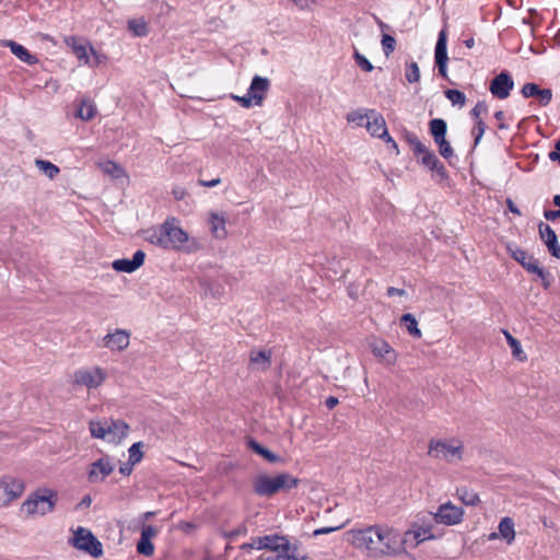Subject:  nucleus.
<instances>
[{
    "label": "nucleus",
    "instance_id": "1",
    "mask_svg": "<svg viewBox=\"0 0 560 560\" xmlns=\"http://www.w3.org/2000/svg\"><path fill=\"white\" fill-rule=\"evenodd\" d=\"M354 547L366 550L373 558L398 556L405 551L398 534L386 525H372L348 533Z\"/></svg>",
    "mask_w": 560,
    "mask_h": 560
},
{
    "label": "nucleus",
    "instance_id": "2",
    "mask_svg": "<svg viewBox=\"0 0 560 560\" xmlns=\"http://www.w3.org/2000/svg\"><path fill=\"white\" fill-rule=\"evenodd\" d=\"M144 240L166 250H180L188 242V234L176 218L170 217L161 225L144 231Z\"/></svg>",
    "mask_w": 560,
    "mask_h": 560
},
{
    "label": "nucleus",
    "instance_id": "3",
    "mask_svg": "<svg viewBox=\"0 0 560 560\" xmlns=\"http://www.w3.org/2000/svg\"><path fill=\"white\" fill-rule=\"evenodd\" d=\"M299 483L300 479L285 472L279 474L275 477L260 475L254 482V490L258 495L271 497L281 490L288 491L295 488Z\"/></svg>",
    "mask_w": 560,
    "mask_h": 560
},
{
    "label": "nucleus",
    "instance_id": "4",
    "mask_svg": "<svg viewBox=\"0 0 560 560\" xmlns=\"http://www.w3.org/2000/svg\"><path fill=\"white\" fill-rule=\"evenodd\" d=\"M464 445L460 441L448 442L446 440L432 439L429 442L428 455L453 463L463 458Z\"/></svg>",
    "mask_w": 560,
    "mask_h": 560
},
{
    "label": "nucleus",
    "instance_id": "5",
    "mask_svg": "<svg viewBox=\"0 0 560 560\" xmlns=\"http://www.w3.org/2000/svg\"><path fill=\"white\" fill-rule=\"evenodd\" d=\"M56 502V492L44 489L43 493L35 492L26 499L22 504V511L27 515L39 513L45 515L54 510Z\"/></svg>",
    "mask_w": 560,
    "mask_h": 560
},
{
    "label": "nucleus",
    "instance_id": "6",
    "mask_svg": "<svg viewBox=\"0 0 560 560\" xmlns=\"http://www.w3.org/2000/svg\"><path fill=\"white\" fill-rule=\"evenodd\" d=\"M25 489L22 479L11 475L0 477V508L8 506L11 502L19 499Z\"/></svg>",
    "mask_w": 560,
    "mask_h": 560
},
{
    "label": "nucleus",
    "instance_id": "7",
    "mask_svg": "<svg viewBox=\"0 0 560 560\" xmlns=\"http://www.w3.org/2000/svg\"><path fill=\"white\" fill-rule=\"evenodd\" d=\"M72 544L77 549L85 551L94 558H98L103 555L102 544L91 530L84 527H79L74 532Z\"/></svg>",
    "mask_w": 560,
    "mask_h": 560
},
{
    "label": "nucleus",
    "instance_id": "8",
    "mask_svg": "<svg viewBox=\"0 0 560 560\" xmlns=\"http://www.w3.org/2000/svg\"><path fill=\"white\" fill-rule=\"evenodd\" d=\"M432 515L435 523L452 526L463 521L464 509L446 502L441 504Z\"/></svg>",
    "mask_w": 560,
    "mask_h": 560
},
{
    "label": "nucleus",
    "instance_id": "9",
    "mask_svg": "<svg viewBox=\"0 0 560 560\" xmlns=\"http://www.w3.org/2000/svg\"><path fill=\"white\" fill-rule=\"evenodd\" d=\"M106 374L103 369L96 366L92 370L81 369L73 373V383L88 388H96L105 381Z\"/></svg>",
    "mask_w": 560,
    "mask_h": 560
},
{
    "label": "nucleus",
    "instance_id": "10",
    "mask_svg": "<svg viewBox=\"0 0 560 560\" xmlns=\"http://www.w3.org/2000/svg\"><path fill=\"white\" fill-rule=\"evenodd\" d=\"M514 88V81L509 72L502 71L495 75L491 82L489 90L491 94L500 100L506 98Z\"/></svg>",
    "mask_w": 560,
    "mask_h": 560
},
{
    "label": "nucleus",
    "instance_id": "11",
    "mask_svg": "<svg viewBox=\"0 0 560 560\" xmlns=\"http://www.w3.org/2000/svg\"><path fill=\"white\" fill-rule=\"evenodd\" d=\"M114 469L115 466L110 463L109 457L103 456L90 465L88 479L92 483L102 482L114 471Z\"/></svg>",
    "mask_w": 560,
    "mask_h": 560
},
{
    "label": "nucleus",
    "instance_id": "12",
    "mask_svg": "<svg viewBox=\"0 0 560 560\" xmlns=\"http://www.w3.org/2000/svg\"><path fill=\"white\" fill-rule=\"evenodd\" d=\"M144 259H145V253L143 250L139 249L133 254L132 259H127V258L116 259L113 261L112 266L118 272L131 273V272L136 271L137 269H139L143 265Z\"/></svg>",
    "mask_w": 560,
    "mask_h": 560
},
{
    "label": "nucleus",
    "instance_id": "13",
    "mask_svg": "<svg viewBox=\"0 0 560 560\" xmlns=\"http://www.w3.org/2000/svg\"><path fill=\"white\" fill-rule=\"evenodd\" d=\"M538 232L541 241L546 244L550 254L556 258H560V245L558 243L557 234L551 229V226L540 222L538 224Z\"/></svg>",
    "mask_w": 560,
    "mask_h": 560
},
{
    "label": "nucleus",
    "instance_id": "14",
    "mask_svg": "<svg viewBox=\"0 0 560 560\" xmlns=\"http://www.w3.org/2000/svg\"><path fill=\"white\" fill-rule=\"evenodd\" d=\"M129 334L124 329H116L112 334H107L103 341L104 346L113 351H122L129 346Z\"/></svg>",
    "mask_w": 560,
    "mask_h": 560
},
{
    "label": "nucleus",
    "instance_id": "15",
    "mask_svg": "<svg viewBox=\"0 0 560 560\" xmlns=\"http://www.w3.org/2000/svg\"><path fill=\"white\" fill-rule=\"evenodd\" d=\"M432 526H413L411 529L407 530L404 535V539L399 540V542L408 544L411 539L415 540L413 546H418L420 542L425 540L434 539L435 536L431 533Z\"/></svg>",
    "mask_w": 560,
    "mask_h": 560
},
{
    "label": "nucleus",
    "instance_id": "16",
    "mask_svg": "<svg viewBox=\"0 0 560 560\" xmlns=\"http://www.w3.org/2000/svg\"><path fill=\"white\" fill-rule=\"evenodd\" d=\"M270 88V81L267 78L255 75L248 89V93L255 100V105H261Z\"/></svg>",
    "mask_w": 560,
    "mask_h": 560
},
{
    "label": "nucleus",
    "instance_id": "17",
    "mask_svg": "<svg viewBox=\"0 0 560 560\" xmlns=\"http://www.w3.org/2000/svg\"><path fill=\"white\" fill-rule=\"evenodd\" d=\"M370 119L366 121V129L373 137L385 139L388 137V131L384 117L376 113L374 109H370Z\"/></svg>",
    "mask_w": 560,
    "mask_h": 560
},
{
    "label": "nucleus",
    "instance_id": "18",
    "mask_svg": "<svg viewBox=\"0 0 560 560\" xmlns=\"http://www.w3.org/2000/svg\"><path fill=\"white\" fill-rule=\"evenodd\" d=\"M109 427L107 440L113 443H119L124 438L127 436L129 425L120 419H110L107 421Z\"/></svg>",
    "mask_w": 560,
    "mask_h": 560
},
{
    "label": "nucleus",
    "instance_id": "19",
    "mask_svg": "<svg viewBox=\"0 0 560 560\" xmlns=\"http://www.w3.org/2000/svg\"><path fill=\"white\" fill-rule=\"evenodd\" d=\"M96 113L97 108L94 102L88 97H82L79 101L77 110L74 112V117L83 121H90L95 117Z\"/></svg>",
    "mask_w": 560,
    "mask_h": 560
},
{
    "label": "nucleus",
    "instance_id": "20",
    "mask_svg": "<svg viewBox=\"0 0 560 560\" xmlns=\"http://www.w3.org/2000/svg\"><path fill=\"white\" fill-rule=\"evenodd\" d=\"M264 549L276 553L287 552L289 550V540L284 536L266 535L264 536Z\"/></svg>",
    "mask_w": 560,
    "mask_h": 560
},
{
    "label": "nucleus",
    "instance_id": "21",
    "mask_svg": "<svg viewBox=\"0 0 560 560\" xmlns=\"http://www.w3.org/2000/svg\"><path fill=\"white\" fill-rule=\"evenodd\" d=\"M271 350H252L249 353V364L261 371H267L271 364Z\"/></svg>",
    "mask_w": 560,
    "mask_h": 560
},
{
    "label": "nucleus",
    "instance_id": "22",
    "mask_svg": "<svg viewBox=\"0 0 560 560\" xmlns=\"http://www.w3.org/2000/svg\"><path fill=\"white\" fill-rule=\"evenodd\" d=\"M3 46L9 47L14 56L27 65H35L38 62V59L34 55L30 54L24 46L15 43L14 40H4Z\"/></svg>",
    "mask_w": 560,
    "mask_h": 560
},
{
    "label": "nucleus",
    "instance_id": "23",
    "mask_svg": "<svg viewBox=\"0 0 560 560\" xmlns=\"http://www.w3.org/2000/svg\"><path fill=\"white\" fill-rule=\"evenodd\" d=\"M209 224L210 230L213 236L218 240H223L228 235V231L225 228L226 220L223 215H220L215 212H211L209 214Z\"/></svg>",
    "mask_w": 560,
    "mask_h": 560
},
{
    "label": "nucleus",
    "instance_id": "24",
    "mask_svg": "<svg viewBox=\"0 0 560 560\" xmlns=\"http://www.w3.org/2000/svg\"><path fill=\"white\" fill-rule=\"evenodd\" d=\"M420 162L427 168L436 172L441 178L446 177V170L433 151L429 150L423 156H421Z\"/></svg>",
    "mask_w": 560,
    "mask_h": 560
},
{
    "label": "nucleus",
    "instance_id": "25",
    "mask_svg": "<svg viewBox=\"0 0 560 560\" xmlns=\"http://www.w3.org/2000/svg\"><path fill=\"white\" fill-rule=\"evenodd\" d=\"M508 249L511 256L527 271L529 270V266H533L538 261V259H536L533 255H529L526 250L520 248L516 245H509Z\"/></svg>",
    "mask_w": 560,
    "mask_h": 560
},
{
    "label": "nucleus",
    "instance_id": "26",
    "mask_svg": "<svg viewBox=\"0 0 560 560\" xmlns=\"http://www.w3.org/2000/svg\"><path fill=\"white\" fill-rule=\"evenodd\" d=\"M372 351L375 355L383 358L388 364L396 361L395 350L384 340H378L372 345Z\"/></svg>",
    "mask_w": 560,
    "mask_h": 560
},
{
    "label": "nucleus",
    "instance_id": "27",
    "mask_svg": "<svg viewBox=\"0 0 560 560\" xmlns=\"http://www.w3.org/2000/svg\"><path fill=\"white\" fill-rule=\"evenodd\" d=\"M435 63L447 62V34L446 30L442 28L439 33L438 42L434 51Z\"/></svg>",
    "mask_w": 560,
    "mask_h": 560
},
{
    "label": "nucleus",
    "instance_id": "28",
    "mask_svg": "<svg viewBox=\"0 0 560 560\" xmlns=\"http://www.w3.org/2000/svg\"><path fill=\"white\" fill-rule=\"evenodd\" d=\"M500 536L511 544L515 539L514 523L511 517H503L499 523Z\"/></svg>",
    "mask_w": 560,
    "mask_h": 560
},
{
    "label": "nucleus",
    "instance_id": "29",
    "mask_svg": "<svg viewBox=\"0 0 560 560\" xmlns=\"http://www.w3.org/2000/svg\"><path fill=\"white\" fill-rule=\"evenodd\" d=\"M456 494L458 497V499L465 504V505H471V506H475L479 503L480 499H479V495L469 490L468 488L466 487H459L457 488L456 490Z\"/></svg>",
    "mask_w": 560,
    "mask_h": 560
},
{
    "label": "nucleus",
    "instance_id": "30",
    "mask_svg": "<svg viewBox=\"0 0 560 560\" xmlns=\"http://www.w3.org/2000/svg\"><path fill=\"white\" fill-rule=\"evenodd\" d=\"M430 132L434 139V141L445 138L447 131L446 121L442 118H434L430 121Z\"/></svg>",
    "mask_w": 560,
    "mask_h": 560
},
{
    "label": "nucleus",
    "instance_id": "31",
    "mask_svg": "<svg viewBox=\"0 0 560 560\" xmlns=\"http://www.w3.org/2000/svg\"><path fill=\"white\" fill-rule=\"evenodd\" d=\"M36 167L43 172L49 179H54L60 172L59 167L49 161L36 159Z\"/></svg>",
    "mask_w": 560,
    "mask_h": 560
},
{
    "label": "nucleus",
    "instance_id": "32",
    "mask_svg": "<svg viewBox=\"0 0 560 560\" xmlns=\"http://www.w3.org/2000/svg\"><path fill=\"white\" fill-rule=\"evenodd\" d=\"M528 272L538 276V278L541 280L544 289L548 290L551 287L552 277L549 271L545 270L542 267L539 266V261H537L533 266H529Z\"/></svg>",
    "mask_w": 560,
    "mask_h": 560
},
{
    "label": "nucleus",
    "instance_id": "33",
    "mask_svg": "<svg viewBox=\"0 0 560 560\" xmlns=\"http://www.w3.org/2000/svg\"><path fill=\"white\" fill-rule=\"evenodd\" d=\"M90 432L93 438L96 439H106L108 434L109 427L107 425V421H95L91 420L89 423Z\"/></svg>",
    "mask_w": 560,
    "mask_h": 560
},
{
    "label": "nucleus",
    "instance_id": "34",
    "mask_svg": "<svg viewBox=\"0 0 560 560\" xmlns=\"http://www.w3.org/2000/svg\"><path fill=\"white\" fill-rule=\"evenodd\" d=\"M128 28L135 36H145L148 34L147 22L143 18L132 19L128 21Z\"/></svg>",
    "mask_w": 560,
    "mask_h": 560
},
{
    "label": "nucleus",
    "instance_id": "35",
    "mask_svg": "<svg viewBox=\"0 0 560 560\" xmlns=\"http://www.w3.org/2000/svg\"><path fill=\"white\" fill-rule=\"evenodd\" d=\"M401 322L406 324V329L411 336L416 338L421 337V330L418 328V322L412 314H404L401 316Z\"/></svg>",
    "mask_w": 560,
    "mask_h": 560
},
{
    "label": "nucleus",
    "instance_id": "36",
    "mask_svg": "<svg viewBox=\"0 0 560 560\" xmlns=\"http://www.w3.org/2000/svg\"><path fill=\"white\" fill-rule=\"evenodd\" d=\"M407 140L413 151V154L417 158L421 159V156H423L429 151V149L418 139L416 135L408 133Z\"/></svg>",
    "mask_w": 560,
    "mask_h": 560
},
{
    "label": "nucleus",
    "instance_id": "37",
    "mask_svg": "<svg viewBox=\"0 0 560 560\" xmlns=\"http://www.w3.org/2000/svg\"><path fill=\"white\" fill-rule=\"evenodd\" d=\"M504 335L509 346L512 349L513 357L520 361H525L527 358L522 350L520 341L515 339L509 331H504Z\"/></svg>",
    "mask_w": 560,
    "mask_h": 560
},
{
    "label": "nucleus",
    "instance_id": "38",
    "mask_svg": "<svg viewBox=\"0 0 560 560\" xmlns=\"http://www.w3.org/2000/svg\"><path fill=\"white\" fill-rule=\"evenodd\" d=\"M405 77L409 83H416L420 80V70L417 62L411 61L406 65Z\"/></svg>",
    "mask_w": 560,
    "mask_h": 560
},
{
    "label": "nucleus",
    "instance_id": "39",
    "mask_svg": "<svg viewBox=\"0 0 560 560\" xmlns=\"http://www.w3.org/2000/svg\"><path fill=\"white\" fill-rule=\"evenodd\" d=\"M445 96L453 105L464 106L466 103L465 94L459 90H446Z\"/></svg>",
    "mask_w": 560,
    "mask_h": 560
},
{
    "label": "nucleus",
    "instance_id": "40",
    "mask_svg": "<svg viewBox=\"0 0 560 560\" xmlns=\"http://www.w3.org/2000/svg\"><path fill=\"white\" fill-rule=\"evenodd\" d=\"M137 551L140 555H143L145 557H150L154 552V546L151 542V540L140 538L138 544H137Z\"/></svg>",
    "mask_w": 560,
    "mask_h": 560
},
{
    "label": "nucleus",
    "instance_id": "41",
    "mask_svg": "<svg viewBox=\"0 0 560 560\" xmlns=\"http://www.w3.org/2000/svg\"><path fill=\"white\" fill-rule=\"evenodd\" d=\"M434 142L438 144L439 152L444 159H450L454 155L453 148L445 138L439 139Z\"/></svg>",
    "mask_w": 560,
    "mask_h": 560
},
{
    "label": "nucleus",
    "instance_id": "42",
    "mask_svg": "<svg viewBox=\"0 0 560 560\" xmlns=\"http://www.w3.org/2000/svg\"><path fill=\"white\" fill-rule=\"evenodd\" d=\"M141 447H142V443L141 442L133 443L130 446V448H129V460L131 462V464H137V463H139L142 459L143 453L141 451Z\"/></svg>",
    "mask_w": 560,
    "mask_h": 560
},
{
    "label": "nucleus",
    "instance_id": "43",
    "mask_svg": "<svg viewBox=\"0 0 560 560\" xmlns=\"http://www.w3.org/2000/svg\"><path fill=\"white\" fill-rule=\"evenodd\" d=\"M382 46L386 57L394 52L396 46V39L388 34H384L382 37Z\"/></svg>",
    "mask_w": 560,
    "mask_h": 560
},
{
    "label": "nucleus",
    "instance_id": "44",
    "mask_svg": "<svg viewBox=\"0 0 560 560\" xmlns=\"http://www.w3.org/2000/svg\"><path fill=\"white\" fill-rule=\"evenodd\" d=\"M353 58L355 60V63L365 72H371L374 67L373 65L360 52L357 50L353 54Z\"/></svg>",
    "mask_w": 560,
    "mask_h": 560
},
{
    "label": "nucleus",
    "instance_id": "45",
    "mask_svg": "<svg viewBox=\"0 0 560 560\" xmlns=\"http://www.w3.org/2000/svg\"><path fill=\"white\" fill-rule=\"evenodd\" d=\"M370 110L368 113H362L360 110H352L348 114L347 119L348 121L357 122L359 126H361L364 121V119H370Z\"/></svg>",
    "mask_w": 560,
    "mask_h": 560
},
{
    "label": "nucleus",
    "instance_id": "46",
    "mask_svg": "<svg viewBox=\"0 0 560 560\" xmlns=\"http://www.w3.org/2000/svg\"><path fill=\"white\" fill-rule=\"evenodd\" d=\"M521 93L524 97H535L538 93H540V88L536 83H525L521 90Z\"/></svg>",
    "mask_w": 560,
    "mask_h": 560
},
{
    "label": "nucleus",
    "instance_id": "47",
    "mask_svg": "<svg viewBox=\"0 0 560 560\" xmlns=\"http://www.w3.org/2000/svg\"><path fill=\"white\" fill-rule=\"evenodd\" d=\"M262 541H264V536L254 537V538H252L250 542L243 544L241 546V549L246 550V551L252 550V549L262 550L265 548Z\"/></svg>",
    "mask_w": 560,
    "mask_h": 560
},
{
    "label": "nucleus",
    "instance_id": "48",
    "mask_svg": "<svg viewBox=\"0 0 560 560\" xmlns=\"http://www.w3.org/2000/svg\"><path fill=\"white\" fill-rule=\"evenodd\" d=\"M486 128H487V125L482 119H478V121H476V127L472 130V133L475 136V145H477L479 143L480 139L482 138V136L486 131Z\"/></svg>",
    "mask_w": 560,
    "mask_h": 560
},
{
    "label": "nucleus",
    "instance_id": "49",
    "mask_svg": "<svg viewBox=\"0 0 560 560\" xmlns=\"http://www.w3.org/2000/svg\"><path fill=\"white\" fill-rule=\"evenodd\" d=\"M487 112H488V106H487L486 102L480 101L471 109L470 114L474 117V119L476 121H478V119H481V117H480L481 114H486Z\"/></svg>",
    "mask_w": 560,
    "mask_h": 560
},
{
    "label": "nucleus",
    "instance_id": "50",
    "mask_svg": "<svg viewBox=\"0 0 560 560\" xmlns=\"http://www.w3.org/2000/svg\"><path fill=\"white\" fill-rule=\"evenodd\" d=\"M258 455L262 456L269 463H277L281 460V458L277 454L272 453L271 451L264 446L258 453Z\"/></svg>",
    "mask_w": 560,
    "mask_h": 560
},
{
    "label": "nucleus",
    "instance_id": "51",
    "mask_svg": "<svg viewBox=\"0 0 560 560\" xmlns=\"http://www.w3.org/2000/svg\"><path fill=\"white\" fill-rule=\"evenodd\" d=\"M537 96L539 97L540 104L546 106L552 98V91L550 89H540V93H538Z\"/></svg>",
    "mask_w": 560,
    "mask_h": 560
},
{
    "label": "nucleus",
    "instance_id": "52",
    "mask_svg": "<svg viewBox=\"0 0 560 560\" xmlns=\"http://www.w3.org/2000/svg\"><path fill=\"white\" fill-rule=\"evenodd\" d=\"M158 529L152 525H143L141 529V537L143 539L151 540L154 536H156Z\"/></svg>",
    "mask_w": 560,
    "mask_h": 560
},
{
    "label": "nucleus",
    "instance_id": "53",
    "mask_svg": "<svg viewBox=\"0 0 560 560\" xmlns=\"http://www.w3.org/2000/svg\"><path fill=\"white\" fill-rule=\"evenodd\" d=\"M235 101H237L243 107L249 108L253 105H255V100L250 96V94L247 92L244 96H233Z\"/></svg>",
    "mask_w": 560,
    "mask_h": 560
},
{
    "label": "nucleus",
    "instance_id": "54",
    "mask_svg": "<svg viewBox=\"0 0 560 560\" xmlns=\"http://www.w3.org/2000/svg\"><path fill=\"white\" fill-rule=\"evenodd\" d=\"M285 553L290 557V560H306L307 559V556H305V555L301 556L298 552V547L292 546L290 542H289V550Z\"/></svg>",
    "mask_w": 560,
    "mask_h": 560
},
{
    "label": "nucleus",
    "instance_id": "55",
    "mask_svg": "<svg viewBox=\"0 0 560 560\" xmlns=\"http://www.w3.org/2000/svg\"><path fill=\"white\" fill-rule=\"evenodd\" d=\"M246 533H247V526L245 524H241L235 529L225 533V537H228L229 539H234L235 537H237L240 535H246Z\"/></svg>",
    "mask_w": 560,
    "mask_h": 560
},
{
    "label": "nucleus",
    "instance_id": "56",
    "mask_svg": "<svg viewBox=\"0 0 560 560\" xmlns=\"http://www.w3.org/2000/svg\"><path fill=\"white\" fill-rule=\"evenodd\" d=\"M73 51H74L75 56L80 60H84L85 62L89 61V57H88V52H86V47L84 45H74L73 46Z\"/></svg>",
    "mask_w": 560,
    "mask_h": 560
},
{
    "label": "nucleus",
    "instance_id": "57",
    "mask_svg": "<svg viewBox=\"0 0 560 560\" xmlns=\"http://www.w3.org/2000/svg\"><path fill=\"white\" fill-rule=\"evenodd\" d=\"M257 560H290V557L285 552L276 553L275 556L261 555Z\"/></svg>",
    "mask_w": 560,
    "mask_h": 560
},
{
    "label": "nucleus",
    "instance_id": "58",
    "mask_svg": "<svg viewBox=\"0 0 560 560\" xmlns=\"http://www.w3.org/2000/svg\"><path fill=\"white\" fill-rule=\"evenodd\" d=\"M342 526H343V525L317 528V529H315V530L313 532V536H319V535L329 534V533H332V532H335V530L340 529Z\"/></svg>",
    "mask_w": 560,
    "mask_h": 560
},
{
    "label": "nucleus",
    "instance_id": "59",
    "mask_svg": "<svg viewBox=\"0 0 560 560\" xmlns=\"http://www.w3.org/2000/svg\"><path fill=\"white\" fill-rule=\"evenodd\" d=\"M544 217L548 221H556L560 219V211L559 210H545Z\"/></svg>",
    "mask_w": 560,
    "mask_h": 560
},
{
    "label": "nucleus",
    "instance_id": "60",
    "mask_svg": "<svg viewBox=\"0 0 560 560\" xmlns=\"http://www.w3.org/2000/svg\"><path fill=\"white\" fill-rule=\"evenodd\" d=\"M172 195L176 200H183L186 196V190L183 187H175L172 190Z\"/></svg>",
    "mask_w": 560,
    "mask_h": 560
},
{
    "label": "nucleus",
    "instance_id": "61",
    "mask_svg": "<svg viewBox=\"0 0 560 560\" xmlns=\"http://www.w3.org/2000/svg\"><path fill=\"white\" fill-rule=\"evenodd\" d=\"M135 464H131V462L128 459L127 463H124L120 468H119V471L120 474L125 475V476H129L132 471V467H133Z\"/></svg>",
    "mask_w": 560,
    "mask_h": 560
},
{
    "label": "nucleus",
    "instance_id": "62",
    "mask_svg": "<svg viewBox=\"0 0 560 560\" xmlns=\"http://www.w3.org/2000/svg\"><path fill=\"white\" fill-rule=\"evenodd\" d=\"M386 294H387V296H394V295L404 296V295H406V291L404 289L389 287V288H387Z\"/></svg>",
    "mask_w": 560,
    "mask_h": 560
},
{
    "label": "nucleus",
    "instance_id": "63",
    "mask_svg": "<svg viewBox=\"0 0 560 560\" xmlns=\"http://www.w3.org/2000/svg\"><path fill=\"white\" fill-rule=\"evenodd\" d=\"M198 183L202 187H214L221 183V179L219 177L213 178L211 180L199 179Z\"/></svg>",
    "mask_w": 560,
    "mask_h": 560
},
{
    "label": "nucleus",
    "instance_id": "64",
    "mask_svg": "<svg viewBox=\"0 0 560 560\" xmlns=\"http://www.w3.org/2000/svg\"><path fill=\"white\" fill-rule=\"evenodd\" d=\"M247 445L248 447L254 451L255 453H259L260 450L262 448V445L259 444L256 440L254 439H249L248 442H247Z\"/></svg>",
    "mask_w": 560,
    "mask_h": 560
}]
</instances>
